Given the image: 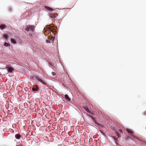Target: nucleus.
<instances>
[{"mask_svg": "<svg viewBox=\"0 0 146 146\" xmlns=\"http://www.w3.org/2000/svg\"><path fill=\"white\" fill-rule=\"evenodd\" d=\"M35 29V27L33 25H26L25 26V30L27 31H31L33 32L34 31Z\"/></svg>", "mask_w": 146, "mask_h": 146, "instance_id": "f257e3e1", "label": "nucleus"}, {"mask_svg": "<svg viewBox=\"0 0 146 146\" xmlns=\"http://www.w3.org/2000/svg\"><path fill=\"white\" fill-rule=\"evenodd\" d=\"M36 78L38 82H40L42 84H45L46 85H47L46 83L44 81L42 80L39 76H37L36 77Z\"/></svg>", "mask_w": 146, "mask_h": 146, "instance_id": "f03ea898", "label": "nucleus"}, {"mask_svg": "<svg viewBox=\"0 0 146 146\" xmlns=\"http://www.w3.org/2000/svg\"><path fill=\"white\" fill-rule=\"evenodd\" d=\"M126 131L128 133L131 134L130 135V136H131V137H132L133 138H136L138 139L137 137H135L132 135L133 133V132L131 130L129 129H126Z\"/></svg>", "mask_w": 146, "mask_h": 146, "instance_id": "7ed1b4c3", "label": "nucleus"}, {"mask_svg": "<svg viewBox=\"0 0 146 146\" xmlns=\"http://www.w3.org/2000/svg\"><path fill=\"white\" fill-rule=\"evenodd\" d=\"M8 71L9 72H11L14 70L13 68L11 67H8L7 68Z\"/></svg>", "mask_w": 146, "mask_h": 146, "instance_id": "20e7f679", "label": "nucleus"}, {"mask_svg": "<svg viewBox=\"0 0 146 146\" xmlns=\"http://www.w3.org/2000/svg\"><path fill=\"white\" fill-rule=\"evenodd\" d=\"M38 86L36 85L34 86V87L32 88V90L33 91H37L38 90Z\"/></svg>", "mask_w": 146, "mask_h": 146, "instance_id": "39448f33", "label": "nucleus"}, {"mask_svg": "<svg viewBox=\"0 0 146 146\" xmlns=\"http://www.w3.org/2000/svg\"><path fill=\"white\" fill-rule=\"evenodd\" d=\"M21 137V135L20 134H17L15 135V137L17 139H19Z\"/></svg>", "mask_w": 146, "mask_h": 146, "instance_id": "423d86ee", "label": "nucleus"}, {"mask_svg": "<svg viewBox=\"0 0 146 146\" xmlns=\"http://www.w3.org/2000/svg\"><path fill=\"white\" fill-rule=\"evenodd\" d=\"M49 16L51 18H56V16L52 14L49 13Z\"/></svg>", "mask_w": 146, "mask_h": 146, "instance_id": "0eeeda50", "label": "nucleus"}, {"mask_svg": "<svg viewBox=\"0 0 146 146\" xmlns=\"http://www.w3.org/2000/svg\"><path fill=\"white\" fill-rule=\"evenodd\" d=\"M6 27V26L4 25H0V28L1 29H3L5 28V27Z\"/></svg>", "mask_w": 146, "mask_h": 146, "instance_id": "6e6552de", "label": "nucleus"}, {"mask_svg": "<svg viewBox=\"0 0 146 146\" xmlns=\"http://www.w3.org/2000/svg\"><path fill=\"white\" fill-rule=\"evenodd\" d=\"M11 41L12 43L13 44H16L17 43L16 42L15 40L13 38H11Z\"/></svg>", "mask_w": 146, "mask_h": 146, "instance_id": "1a4fd4ad", "label": "nucleus"}, {"mask_svg": "<svg viewBox=\"0 0 146 146\" xmlns=\"http://www.w3.org/2000/svg\"><path fill=\"white\" fill-rule=\"evenodd\" d=\"M45 9H46L47 10L49 11H53V10L51 8H50V7H47V6H45Z\"/></svg>", "mask_w": 146, "mask_h": 146, "instance_id": "9d476101", "label": "nucleus"}, {"mask_svg": "<svg viewBox=\"0 0 146 146\" xmlns=\"http://www.w3.org/2000/svg\"><path fill=\"white\" fill-rule=\"evenodd\" d=\"M65 97L66 99L68 101H70V98L66 94L65 95Z\"/></svg>", "mask_w": 146, "mask_h": 146, "instance_id": "9b49d317", "label": "nucleus"}, {"mask_svg": "<svg viewBox=\"0 0 146 146\" xmlns=\"http://www.w3.org/2000/svg\"><path fill=\"white\" fill-rule=\"evenodd\" d=\"M3 36L4 38L5 39H7L9 37V36L7 35V34L4 35Z\"/></svg>", "mask_w": 146, "mask_h": 146, "instance_id": "f8f14e48", "label": "nucleus"}, {"mask_svg": "<svg viewBox=\"0 0 146 146\" xmlns=\"http://www.w3.org/2000/svg\"><path fill=\"white\" fill-rule=\"evenodd\" d=\"M4 45L5 46H9L10 45V44L9 43H8L6 42H5L4 44Z\"/></svg>", "mask_w": 146, "mask_h": 146, "instance_id": "ddd939ff", "label": "nucleus"}, {"mask_svg": "<svg viewBox=\"0 0 146 146\" xmlns=\"http://www.w3.org/2000/svg\"><path fill=\"white\" fill-rule=\"evenodd\" d=\"M84 108L86 110V111H87V112H88L89 110H88V108L87 107H86L85 106V107H84Z\"/></svg>", "mask_w": 146, "mask_h": 146, "instance_id": "4468645a", "label": "nucleus"}, {"mask_svg": "<svg viewBox=\"0 0 146 146\" xmlns=\"http://www.w3.org/2000/svg\"><path fill=\"white\" fill-rule=\"evenodd\" d=\"M118 132H120L121 133H122V131L121 129H118V130L117 131Z\"/></svg>", "mask_w": 146, "mask_h": 146, "instance_id": "2eb2a0df", "label": "nucleus"}, {"mask_svg": "<svg viewBox=\"0 0 146 146\" xmlns=\"http://www.w3.org/2000/svg\"><path fill=\"white\" fill-rule=\"evenodd\" d=\"M52 75L53 76H55L56 74V73L54 72H52Z\"/></svg>", "mask_w": 146, "mask_h": 146, "instance_id": "dca6fc26", "label": "nucleus"}, {"mask_svg": "<svg viewBox=\"0 0 146 146\" xmlns=\"http://www.w3.org/2000/svg\"><path fill=\"white\" fill-rule=\"evenodd\" d=\"M46 42L48 43L50 42V41L48 40H46Z\"/></svg>", "mask_w": 146, "mask_h": 146, "instance_id": "f3484780", "label": "nucleus"}, {"mask_svg": "<svg viewBox=\"0 0 146 146\" xmlns=\"http://www.w3.org/2000/svg\"><path fill=\"white\" fill-rule=\"evenodd\" d=\"M113 139L115 140H116L117 139V138L115 137H113Z\"/></svg>", "mask_w": 146, "mask_h": 146, "instance_id": "a211bd4d", "label": "nucleus"}, {"mask_svg": "<svg viewBox=\"0 0 146 146\" xmlns=\"http://www.w3.org/2000/svg\"><path fill=\"white\" fill-rule=\"evenodd\" d=\"M117 136H118L117 138H118L119 136V134L117 133Z\"/></svg>", "mask_w": 146, "mask_h": 146, "instance_id": "6ab92c4d", "label": "nucleus"}, {"mask_svg": "<svg viewBox=\"0 0 146 146\" xmlns=\"http://www.w3.org/2000/svg\"><path fill=\"white\" fill-rule=\"evenodd\" d=\"M95 123L96 124H97L98 125H99V124L98 123H96V122H95Z\"/></svg>", "mask_w": 146, "mask_h": 146, "instance_id": "aec40b11", "label": "nucleus"}, {"mask_svg": "<svg viewBox=\"0 0 146 146\" xmlns=\"http://www.w3.org/2000/svg\"><path fill=\"white\" fill-rule=\"evenodd\" d=\"M92 119H94V118L91 116H90Z\"/></svg>", "mask_w": 146, "mask_h": 146, "instance_id": "412c9836", "label": "nucleus"}]
</instances>
